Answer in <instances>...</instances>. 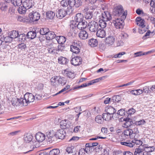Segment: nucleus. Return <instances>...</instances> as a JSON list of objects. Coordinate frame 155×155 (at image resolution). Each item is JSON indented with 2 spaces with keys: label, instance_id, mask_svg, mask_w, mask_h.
Listing matches in <instances>:
<instances>
[{
  "label": "nucleus",
  "instance_id": "1a4fd4ad",
  "mask_svg": "<svg viewBox=\"0 0 155 155\" xmlns=\"http://www.w3.org/2000/svg\"><path fill=\"white\" fill-rule=\"evenodd\" d=\"M88 26L90 31L91 32H95L99 28L98 23L94 21L89 23Z\"/></svg>",
  "mask_w": 155,
  "mask_h": 155
},
{
  "label": "nucleus",
  "instance_id": "7c9ffc66",
  "mask_svg": "<svg viewBox=\"0 0 155 155\" xmlns=\"http://www.w3.org/2000/svg\"><path fill=\"white\" fill-rule=\"evenodd\" d=\"M36 33L34 31L28 32L26 35L27 37L29 39L34 38L36 37Z\"/></svg>",
  "mask_w": 155,
  "mask_h": 155
},
{
  "label": "nucleus",
  "instance_id": "0eeeda50",
  "mask_svg": "<svg viewBox=\"0 0 155 155\" xmlns=\"http://www.w3.org/2000/svg\"><path fill=\"white\" fill-rule=\"evenodd\" d=\"M63 9H60L58 10L56 13L57 17L61 19L64 17L66 15H69L71 12H68V9L67 8L66 9L65 8Z\"/></svg>",
  "mask_w": 155,
  "mask_h": 155
},
{
  "label": "nucleus",
  "instance_id": "4468645a",
  "mask_svg": "<svg viewBox=\"0 0 155 155\" xmlns=\"http://www.w3.org/2000/svg\"><path fill=\"white\" fill-rule=\"evenodd\" d=\"M24 97L25 98V101H27L28 102H33L35 99L34 96L32 93H27L25 94Z\"/></svg>",
  "mask_w": 155,
  "mask_h": 155
},
{
  "label": "nucleus",
  "instance_id": "a19ab883",
  "mask_svg": "<svg viewBox=\"0 0 155 155\" xmlns=\"http://www.w3.org/2000/svg\"><path fill=\"white\" fill-rule=\"evenodd\" d=\"M26 37L27 36L25 35L24 34H21L20 35L19 34L17 38L18 39V41L22 42L25 41Z\"/></svg>",
  "mask_w": 155,
  "mask_h": 155
},
{
  "label": "nucleus",
  "instance_id": "b1692460",
  "mask_svg": "<svg viewBox=\"0 0 155 155\" xmlns=\"http://www.w3.org/2000/svg\"><path fill=\"white\" fill-rule=\"evenodd\" d=\"M46 37L47 40H50L54 39L55 38L56 39V36L54 32L49 31Z\"/></svg>",
  "mask_w": 155,
  "mask_h": 155
},
{
  "label": "nucleus",
  "instance_id": "f257e3e1",
  "mask_svg": "<svg viewBox=\"0 0 155 155\" xmlns=\"http://www.w3.org/2000/svg\"><path fill=\"white\" fill-rule=\"evenodd\" d=\"M61 6L68 9V12H72V8L75 7L78 8L80 6L81 2H77L76 0H62L60 2Z\"/></svg>",
  "mask_w": 155,
  "mask_h": 155
},
{
  "label": "nucleus",
  "instance_id": "6e6552de",
  "mask_svg": "<svg viewBox=\"0 0 155 155\" xmlns=\"http://www.w3.org/2000/svg\"><path fill=\"white\" fill-rule=\"evenodd\" d=\"M29 17L31 21L33 22L36 21L40 19V15L38 12L33 11L30 13Z\"/></svg>",
  "mask_w": 155,
  "mask_h": 155
},
{
  "label": "nucleus",
  "instance_id": "f03ea898",
  "mask_svg": "<svg viewBox=\"0 0 155 155\" xmlns=\"http://www.w3.org/2000/svg\"><path fill=\"white\" fill-rule=\"evenodd\" d=\"M139 133L137 128L129 129L124 131L122 133V136L125 139H137L139 136Z\"/></svg>",
  "mask_w": 155,
  "mask_h": 155
},
{
  "label": "nucleus",
  "instance_id": "aec40b11",
  "mask_svg": "<svg viewBox=\"0 0 155 155\" xmlns=\"http://www.w3.org/2000/svg\"><path fill=\"white\" fill-rule=\"evenodd\" d=\"M97 36L101 38H105L106 35V33L104 30L100 28L97 30L96 33Z\"/></svg>",
  "mask_w": 155,
  "mask_h": 155
},
{
  "label": "nucleus",
  "instance_id": "8fccbe9b",
  "mask_svg": "<svg viewBox=\"0 0 155 155\" xmlns=\"http://www.w3.org/2000/svg\"><path fill=\"white\" fill-rule=\"evenodd\" d=\"M25 98H21L19 99L20 106H26L28 105V102L27 101H25Z\"/></svg>",
  "mask_w": 155,
  "mask_h": 155
},
{
  "label": "nucleus",
  "instance_id": "f3484780",
  "mask_svg": "<svg viewBox=\"0 0 155 155\" xmlns=\"http://www.w3.org/2000/svg\"><path fill=\"white\" fill-rule=\"evenodd\" d=\"M78 36L79 38L82 40L87 39L88 36V34L85 30H81L78 33Z\"/></svg>",
  "mask_w": 155,
  "mask_h": 155
},
{
  "label": "nucleus",
  "instance_id": "9d476101",
  "mask_svg": "<svg viewBox=\"0 0 155 155\" xmlns=\"http://www.w3.org/2000/svg\"><path fill=\"white\" fill-rule=\"evenodd\" d=\"M82 60L81 57L76 56L72 58L71 60V63L75 66H78L81 64Z\"/></svg>",
  "mask_w": 155,
  "mask_h": 155
},
{
  "label": "nucleus",
  "instance_id": "f704fd0d",
  "mask_svg": "<svg viewBox=\"0 0 155 155\" xmlns=\"http://www.w3.org/2000/svg\"><path fill=\"white\" fill-rule=\"evenodd\" d=\"M8 8V4L6 2H2L0 3V9L2 11H5Z\"/></svg>",
  "mask_w": 155,
  "mask_h": 155
},
{
  "label": "nucleus",
  "instance_id": "4be33fe9",
  "mask_svg": "<svg viewBox=\"0 0 155 155\" xmlns=\"http://www.w3.org/2000/svg\"><path fill=\"white\" fill-rule=\"evenodd\" d=\"M74 19L77 23H78L84 21L83 15L81 13H78L74 17Z\"/></svg>",
  "mask_w": 155,
  "mask_h": 155
},
{
  "label": "nucleus",
  "instance_id": "9b49d317",
  "mask_svg": "<svg viewBox=\"0 0 155 155\" xmlns=\"http://www.w3.org/2000/svg\"><path fill=\"white\" fill-rule=\"evenodd\" d=\"M101 18H102L106 21H110L111 22V20H112L113 18H112L111 15L108 12H104L101 14Z\"/></svg>",
  "mask_w": 155,
  "mask_h": 155
},
{
  "label": "nucleus",
  "instance_id": "cd10ccee",
  "mask_svg": "<svg viewBox=\"0 0 155 155\" xmlns=\"http://www.w3.org/2000/svg\"><path fill=\"white\" fill-rule=\"evenodd\" d=\"M144 153L143 149L139 147L135 149L134 155H145Z\"/></svg>",
  "mask_w": 155,
  "mask_h": 155
},
{
  "label": "nucleus",
  "instance_id": "bf43d9fd",
  "mask_svg": "<svg viewBox=\"0 0 155 155\" xmlns=\"http://www.w3.org/2000/svg\"><path fill=\"white\" fill-rule=\"evenodd\" d=\"M92 14L91 12H86L85 15V18L87 19H91L92 18Z\"/></svg>",
  "mask_w": 155,
  "mask_h": 155
},
{
  "label": "nucleus",
  "instance_id": "423d86ee",
  "mask_svg": "<svg viewBox=\"0 0 155 155\" xmlns=\"http://www.w3.org/2000/svg\"><path fill=\"white\" fill-rule=\"evenodd\" d=\"M46 139L50 143H52L57 140L56 134L53 130H50L46 133Z\"/></svg>",
  "mask_w": 155,
  "mask_h": 155
},
{
  "label": "nucleus",
  "instance_id": "39448f33",
  "mask_svg": "<svg viewBox=\"0 0 155 155\" xmlns=\"http://www.w3.org/2000/svg\"><path fill=\"white\" fill-rule=\"evenodd\" d=\"M111 22L114 24L117 29H122L124 25L123 19L119 18H113Z\"/></svg>",
  "mask_w": 155,
  "mask_h": 155
},
{
  "label": "nucleus",
  "instance_id": "4d7b16f0",
  "mask_svg": "<svg viewBox=\"0 0 155 155\" xmlns=\"http://www.w3.org/2000/svg\"><path fill=\"white\" fill-rule=\"evenodd\" d=\"M74 150V146L68 147L66 149V151L68 153H72Z\"/></svg>",
  "mask_w": 155,
  "mask_h": 155
},
{
  "label": "nucleus",
  "instance_id": "09e8293b",
  "mask_svg": "<svg viewBox=\"0 0 155 155\" xmlns=\"http://www.w3.org/2000/svg\"><path fill=\"white\" fill-rule=\"evenodd\" d=\"M12 2L13 5L15 6H20L22 2L21 0H12Z\"/></svg>",
  "mask_w": 155,
  "mask_h": 155
},
{
  "label": "nucleus",
  "instance_id": "864d4df0",
  "mask_svg": "<svg viewBox=\"0 0 155 155\" xmlns=\"http://www.w3.org/2000/svg\"><path fill=\"white\" fill-rule=\"evenodd\" d=\"M27 9H28L23 6V7H19L18 9V11L19 14H22L25 13Z\"/></svg>",
  "mask_w": 155,
  "mask_h": 155
},
{
  "label": "nucleus",
  "instance_id": "3c124183",
  "mask_svg": "<svg viewBox=\"0 0 155 155\" xmlns=\"http://www.w3.org/2000/svg\"><path fill=\"white\" fill-rule=\"evenodd\" d=\"M131 93L135 95H140L142 93V90L140 89L134 90L132 91Z\"/></svg>",
  "mask_w": 155,
  "mask_h": 155
},
{
  "label": "nucleus",
  "instance_id": "dca6fc26",
  "mask_svg": "<svg viewBox=\"0 0 155 155\" xmlns=\"http://www.w3.org/2000/svg\"><path fill=\"white\" fill-rule=\"evenodd\" d=\"M87 23L85 20L82 21L78 23L77 27L80 30H82L87 27Z\"/></svg>",
  "mask_w": 155,
  "mask_h": 155
},
{
  "label": "nucleus",
  "instance_id": "49530a36",
  "mask_svg": "<svg viewBox=\"0 0 155 155\" xmlns=\"http://www.w3.org/2000/svg\"><path fill=\"white\" fill-rule=\"evenodd\" d=\"M49 53L53 54H55L57 51V48L56 47H51L48 48V49Z\"/></svg>",
  "mask_w": 155,
  "mask_h": 155
},
{
  "label": "nucleus",
  "instance_id": "20e7f679",
  "mask_svg": "<svg viewBox=\"0 0 155 155\" xmlns=\"http://www.w3.org/2000/svg\"><path fill=\"white\" fill-rule=\"evenodd\" d=\"M81 45L82 44L80 41L75 40L71 45V51L76 54H78L80 52Z\"/></svg>",
  "mask_w": 155,
  "mask_h": 155
},
{
  "label": "nucleus",
  "instance_id": "ea45409f",
  "mask_svg": "<svg viewBox=\"0 0 155 155\" xmlns=\"http://www.w3.org/2000/svg\"><path fill=\"white\" fill-rule=\"evenodd\" d=\"M102 115L103 116L104 120L106 121L110 120L113 117V115L109 114L107 112L103 113Z\"/></svg>",
  "mask_w": 155,
  "mask_h": 155
},
{
  "label": "nucleus",
  "instance_id": "c756f323",
  "mask_svg": "<svg viewBox=\"0 0 155 155\" xmlns=\"http://www.w3.org/2000/svg\"><path fill=\"white\" fill-rule=\"evenodd\" d=\"M8 35H10L12 40L16 38L19 35L18 31H12L8 33Z\"/></svg>",
  "mask_w": 155,
  "mask_h": 155
},
{
  "label": "nucleus",
  "instance_id": "a211bd4d",
  "mask_svg": "<svg viewBox=\"0 0 155 155\" xmlns=\"http://www.w3.org/2000/svg\"><path fill=\"white\" fill-rule=\"evenodd\" d=\"M33 138L32 134L30 133L26 134H24L23 139L25 142L26 143H29L31 141Z\"/></svg>",
  "mask_w": 155,
  "mask_h": 155
},
{
  "label": "nucleus",
  "instance_id": "6e6d98bb",
  "mask_svg": "<svg viewBox=\"0 0 155 155\" xmlns=\"http://www.w3.org/2000/svg\"><path fill=\"white\" fill-rule=\"evenodd\" d=\"M134 140H133V143H134V146L135 144L136 145H140L143 143L140 140H138L137 139L134 138Z\"/></svg>",
  "mask_w": 155,
  "mask_h": 155
},
{
  "label": "nucleus",
  "instance_id": "58836bf2",
  "mask_svg": "<svg viewBox=\"0 0 155 155\" xmlns=\"http://www.w3.org/2000/svg\"><path fill=\"white\" fill-rule=\"evenodd\" d=\"M20 99L18 98H12L11 100V102L12 105L14 106H20Z\"/></svg>",
  "mask_w": 155,
  "mask_h": 155
},
{
  "label": "nucleus",
  "instance_id": "5701e85b",
  "mask_svg": "<svg viewBox=\"0 0 155 155\" xmlns=\"http://www.w3.org/2000/svg\"><path fill=\"white\" fill-rule=\"evenodd\" d=\"M120 143L121 145H124L130 148L133 147L134 146V143L133 140H128L126 142H121Z\"/></svg>",
  "mask_w": 155,
  "mask_h": 155
},
{
  "label": "nucleus",
  "instance_id": "6ab92c4d",
  "mask_svg": "<svg viewBox=\"0 0 155 155\" xmlns=\"http://www.w3.org/2000/svg\"><path fill=\"white\" fill-rule=\"evenodd\" d=\"M126 122L123 125L124 128H128L133 124L132 120L130 118H126L124 119Z\"/></svg>",
  "mask_w": 155,
  "mask_h": 155
},
{
  "label": "nucleus",
  "instance_id": "393cba45",
  "mask_svg": "<svg viewBox=\"0 0 155 155\" xmlns=\"http://www.w3.org/2000/svg\"><path fill=\"white\" fill-rule=\"evenodd\" d=\"M115 39L114 36H109L106 38V42L110 45H112L114 42Z\"/></svg>",
  "mask_w": 155,
  "mask_h": 155
},
{
  "label": "nucleus",
  "instance_id": "a18cd8bd",
  "mask_svg": "<svg viewBox=\"0 0 155 155\" xmlns=\"http://www.w3.org/2000/svg\"><path fill=\"white\" fill-rule=\"evenodd\" d=\"M2 39L3 42H5V43L11 42L13 40L10 36L8 34V36L5 37L3 36V38H2Z\"/></svg>",
  "mask_w": 155,
  "mask_h": 155
},
{
  "label": "nucleus",
  "instance_id": "5fc2aeb1",
  "mask_svg": "<svg viewBox=\"0 0 155 155\" xmlns=\"http://www.w3.org/2000/svg\"><path fill=\"white\" fill-rule=\"evenodd\" d=\"M121 99V97L120 96L117 95L114 96L112 97L111 100H113V102H119Z\"/></svg>",
  "mask_w": 155,
  "mask_h": 155
},
{
  "label": "nucleus",
  "instance_id": "de8ad7c7",
  "mask_svg": "<svg viewBox=\"0 0 155 155\" xmlns=\"http://www.w3.org/2000/svg\"><path fill=\"white\" fill-rule=\"evenodd\" d=\"M60 153V150L58 149H55L51 150L49 153V155H58Z\"/></svg>",
  "mask_w": 155,
  "mask_h": 155
},
{
  "label": "nucleus",
  "instance_id": "4c0bfd02",
  "mask_svg": "<svg viewBox=\"0 0 155 155\" xmlns=\"http://www.w3.org/2000/svg\"><path fill=\"white\" fill-rule=\"evenodd\" d=\"M58 61L59 64H66L68 61L66 58L61 56L58 58Z\"/></svg>",
  "mask_w": 155,
  "mask_h": 155
},
{
  "label": "nucleus",
  "instance_id": "412c9836",
  "mask_svg": "<svg viewBox=\"0 0 155 155\" xmlns=\"http://www.w3.org/2000/svg\"><path fill=\"white\" fill-rule=\"evenodd\" d=\"M68 121L66 120L61 121L60 123V127L61 129L63 130L68 128L70 126L68 124Z\"/></svg>",
  "mask_w": 155,
  "mask_h": 155
},
{
  "label": "nucleus",
  "instance_id": "052dcab7",
  "mask_svg": "<svg viewBox=\"0 0 155 155\" xmlns=\"http://www.w3.org/2000/svg\"><path fill=\"white\" fill-rule=\"evenodd\" d=\"M150 90H149V87L148 86H146L144 87L142 90V93L144 92L146 94L148 93Z\"/></svg>",
  "mask_w": 155,
  "mask_h": 155
},
{
  "label": "nucleus",
  "instance_id": "e433bc0d",
  "mask_svg": "<svg viewBox=\"0 0 155 155\" xmlns=\"http://www.w3.org/2000/svg\"><path fill=\"white\" fill-rule=\"evenodd\" d=\"M95 120L96 122L99 124H101L103 123L104 119L103 115L102 116L101 115H99L96 117Z\"/></svg>",
  "mask_w": 155,
  "mask_h": 155
},
{
  "label": "nucleus",
  "instance_id": "338daca9",
  "mask_svg": "<svg viewBox=\"0 0 155 155\" xmlns=\"http://www.w3.org/2000/svg\"><path fill=\"white\" fill-rule=\"evenodd\" d=\"M145 123V121L143 120H142L140 121H136L135 122V124L137 125H140L144 124Z\"/></svg>",
  "mask_w": 155,
  "mask_h": 155
},
{
  "label": "nucleus",
  "instance_id": "c85d7f7f",
  "mask_svg": "<svg viewBox=\"0 0 155 155\" xmlns=\"http://www.w3.org/2000/svg\"><path fill=\"white\" fill-rule=\"evenodd\" d=\"M63 73L69 78H73L75 77L74 72L69 71L67 69L64 70Z\"/></svg>",
  "mask_w": 155,
  "mask_h": 155
},
{
  "label": "nucleus",
  "instance_id": "72a5a7b5",
  "mask_svg": "<svg viewBox=\"0 0 155 155\" xmlns=\"http://www.w3.org/2000/svg\"><path fill=\"white\" fill-rule=\"evenodd\" d=\"M106 21H104V20H103L102 18H100V20L99 21V27H100L101 28H105L107 25Z\"/></svg>",
  "mask_w": 155,
  "mask_h": 155
},
{
  "label": "nucleus",
  "instance_id": "37998d69",
  "mask_svg": "<svg viewBox=\"0 0 155 155\" xmlns=\"http://www.w3.org/2000/svg\"><path fill=\"white\" fill-rule=\"evenodd\" d=\"M46 16L48 18L52 19L55 16V13L52 11H49L47 12Z\"/></svg>",
  "mask_w": 155,
  "mask_h": 155
},
{
  "label": "nucleus",
  "instance_id": "774afa93",
  "mask_svg": "<svg viewBox=\"0 0 155 155\" xmlns=\"http://www.w3.org/2000/svg\"><path fill=\"white\" fill-rule=\"evenodd\" d=\"M143 53L142 51H139L134 54V57H136L141 56L142 55H143Z\"/></svg>",
  "mask_w": 155,
  "mask_h": 155
},
{
  "label": "nucleus",
  "instance_id": "f8f14e48",
  "mask_svg": "<svg viewBox=\"0 0 155 155\" xmlns=\"http://www.w3.org/2000/svg\"><path fill=\"white\" fill-rule=\"evenodd\" d=\"M35 137L37 141L41 142L45 140L46 137L45 135L43 133L38 132L36 134Z\"/></svg>",
  "mask_w": 155,
  "mask_h": 155
},
{
  "label": "nucleus",
  "instance_id": "c9c22d12",
  "mask_svg": "<svg viewBox=\"0 0 155 155\" xmlns=\"http://www.w3.org/2000/svg\"><path fill=\"white\" fill-rule=\"evenodd\" d=\"M58 76H54L52 77L51 79V84L54 86L58 85Z\"/></svg>",
  "mask_w": 155,
  "mask_h": 155
},
{
  "label": "nucleus",
  "instance_id": "13d9d810",
  "mask_svg": "<svg viewBox=\"0 0 155 155\" xmlns=\"http://www.w3.org/2000/svg\"><path fill=\"white\" fill-rule=\"evenodd\" d=\"M126 112L123 109H121L119 110L117 113L118 115L121 116H124L125 115Z\"/></svg>",
  "mask_w": 155,
  "mask_h": 155
},
{
  "label": "nucleus",
  "instance_id": "69168bd1",
  "mask_svg": "<svg viewBox=\"0 0 155 155\" xmlns=\"http://www.w3.org/2000/svg\"><path fill=\"white\" fill-rule=\"evenodd\" d=\"M100 81V78H97L94 80L91 81L89 83H88V85H90L93 84L98 82Z\"/></svg>",
  "mask_w": 155,
  "mask_h": 155
},
{
  "label": "nucleus",
  "instance_id": "2eb2a0df",
  "mask_svg": "<svg viewBox=\"0 0 155 155\" xmlns=\"http://www.w3.org/2000/svg\"><path fill=\"white\" fill-rule=\"evenodd\" d=\"M23 6L28 9L31 8L34 5L32 0H25L22 3Z\"/></svg>",
  "mask_w": 155,
  "mask_h": 155
},
{
  "label": "nucleus",
  "instance_id": "473e14b6",
  "mask_svg": "<svg viewBox=\"0 0 155 155\" xmlns=\"http://www.w3.org/2000/svg\"><path fill=\"white\" fill-rule=\"evenodd\" d=\"M89 44L92 47H95L98 44V41L97 39L94 38L90 39L89 41Z\"/></svg>",
  "mask_w": 155,
  "mask_h": 155
},
{
  "label": "nucleus",
  "instance_id": "79ce46f5",
  "mask_svg": "<svg viewBox=\"0 0 155 155\" xmlns=\"http://www.w3.org/2000/svg\"><path fill=\"white\" fill-rule=\"evenodd\" d=\"M49 31V28L45 27L41 28L40 31V33L41 35H46Z\"/></svg>",
  "mask_w": 155,
  "mask_h": 155
},
{
  "label": "nucleus",
  "instance_id": "ddd939ff",
  "mask_svg": "<svg viewBox=\"0 0 155 155\" xmlns=\"http://www.w3.org/2000/svg\"><path fill=\"white\" fill-rule=\"evenodd\" d=\"M66 135L65 131L62 129H60L58 130L56 133V138L63 139L64 138Z\"/></svg>",
  "mask_w": 155,
  "mask_h": 155
},
{
  "label": "nucleus",
  "instance_id": "680f3d73",
  "mask_svg": "<svg viewBox=\"0 0 155 155\" xmlns=\"http://www.w3.org/2000/svg\"><path fill=\"white\" fill-rule=\"evenodd\" d=\"M57 51H62L64 49V47L63 46V44H59L57 46Z\"/></svg>",
  "mask_w": 155,
  "mask_h": 155
},
{
  "label": "nucleus",
  "instance_id": "603ef678",
  "mask_svg": "<svg viewBox=\"0 0 155 155\" xmlns=\"http://www.w3.org/2000/svg\"><path fill=\"white\" fill-rule=\"evenodd\" d=\"M66 81L64 78L59 77L58 79V84H61L62 85H64L66 83Z\"/></svg>",
  "mask_w": 155,
  "mask_h": 155
},
{
  "label": "nucleus",
  "instance_id": "c03bdc74",
  "mask_svg": "<svg viewBox=\"0 0 155 155\" xmlns=\"http://www.w3.org/2000/svg\"><path fill=\"white\" fill-rule=\"evenodd\" d=\"M116 112V110L113 107L110 106L107 110V112L113 115Z\"/></svg>",
  "mask_w": 155,
  "mask_h": 155
},
{
  "label": "nucleus",
  "instance_id": "a878e982",
  "mask_svg": "<svg viewBox=\"0 0 155 155\" xmlns=\"http://www.w3.org/2000/svg\"><path fill=\"white\" fill-rule=\"evenodd\" d=\"M55 39L59 44H63L66 40L65 38L63 36H56Z\"/></svg>",
  "mask_w": 155,
  "mask_h": 155
},
{
  "label": "nucleus",
  "instance_id": "2f4dec72",
  "mask_svg": "<svg viewBox=\"0 0 155 155\" xmlns=\"http://www.w3.org/2000/svg\"><path fill=\"white\" fill-rule=\"evenodd\" d=\"M143 147L144 151H145L147 152H152L154 151L155 149V148L153 146L149 147L148 145H143Z\"/></svg>",
  "mask_w": 155,
  "mask_h": 155
},
{
  "label": "nucleus",
  "instance_id": "7ed1b4c3",
  "mask_svg": "<svg viewBox=\"0 0 155 155\" xmlns=\"http://www.w3.org/2000/svg\"><path fill=\"white\" fill-rule=\"evenodd\" d=\"M123 6L121 5H118L116 6L113 10V14L116 16H120L122 15L123 18H126L127 15V11H125L124 13Z\"/></svg>",
  "mask_w": 155,
  "mask_h": 155
},
{
  "label": "nucleus",
  "instance_id": "0e129e2a",
  "mask_svg": "<svg viewBox=\"0 0 155 155\" xmlns=\"http://www.w3.org/2000/svg\"><path fill=\"white\" fill-rule=\"evenodd\" d=\"M135 111H136L133 108H131L129 109L127 111L126 113L129 115H131L134 114L135 113Z\"/></svg>",
  "mask_w": 155,
  "mask_h": 155
},
{
  "label": "nucleus",
  "instance_id": "bb28decb",
  "mask_svg": "<svg viewBox=\"0 0 155 155\" xmlns=\"http://www.w3.org/2000/svg\"><path fill=\"white\" fill-rule=\"evenodd\" d=\"M136 21L137 25L142 27H144L145 26L144 25V20L143 19H142L140 17H137L136 18Z\"/></svg>",
  "mask_w": 155,
  "mask_h": 155
},
{
  "label": "nucleus",
  "instance_id": "e2e57ef3",
  "mask_svg": "<svg viewBox=\"0 0 155 155\" xmlns=\"http://www.w3.org/2000/svg\"><path fill=\"white\" fill-rule=\"evenodd\" d=\"M126 53L122 51L120 52L118 54L115 55L114 56V58H120L122 55L125 54Z\"/></svg>",
  "mask_w": 155,
  "mask_h": 155
}]
</instances>
